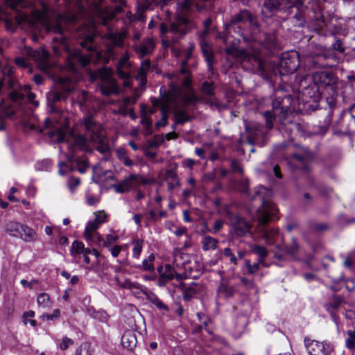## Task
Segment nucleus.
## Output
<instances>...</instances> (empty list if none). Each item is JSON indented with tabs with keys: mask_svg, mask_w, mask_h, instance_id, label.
<instances>
[{
	"mask_svg": "<svg viewBox=\"0 0 355 355\" xmlns=\"http://www.w3.org/2000/svg\"><path fill=\"white\" fill-rule=\"evenodd\" d=\"M60 315V311L58 309H54L51 314L44 313L41 315V318L46 321H54L59 318Z\"/></svg>",
	"mask_w": 355,
	"mask_h": 355,
	"instance_id": "50",
	"label": "nucleus"
},
{
	"mask_svg": "<svg viewBox=\"0 0 355 355\" xmlns=\"http://www.w3.org/2000/svg\"><path fill=\"white\" fill-rule=\"evenodd\" d=\"M347 338L345 340L346 347L352 352L355 351V329L347 331Z\"/></svg>",
	"mask_w": 355,
	"mask_h": 355,
	"instance_id": "42",
	"label": "nucleus"
},
{
	"mask_svg": "<svg viewBox=\"0 0 355 355\" xmlns=\"http://www.w3.org/2000/svg\"><path fill=\"white\" fill-rule=\"evenodd\" d=\"M332 57V53L329 50L324 49H319V52L313 54V57L308 58L306 62L311 64L313 68H327L329 64L327 60Z\"/></svg>",
	"mask_w": 355,
	"mask_h": 355,
	"instance_id": "13",
	"label": "nucleus"
},
{
	"mask_svg": "<svg viewBox=\"0 0 355 355\" xmlns=\"http://www.w3.org/2000/svg\"><path fill=\"white\" fill-rule=\"evenodd\" d=\"M65 96L64 93H61L60 92L52 91L49 92L47 95V100L49 102L52 101L53 103H55L57 101H60L62 98H64Z\"/></svg>",
	"mask_w": 355,
	"mask_h": 355,
	"instance_id": "47",
	"label": "nucleus"
},
{
	"mask_svg": "<svg viewBox=\"0 0 355 355\" xmlns=\"http://www.w3.org/2000/svg\"><path fill=\"white\" fill-rule=\"evenodd\" d=\"M57 87L64 92H69L73 88V83L68 78H60L59 83L57 84Z\"/></svg>",
	"mask_w": 355,
	"mask_h": 355,
	"instance_id": "38",
	"label": "nucleus"
},
{
	"mask_svg": "<svg viewBox=\"0 0 355 355\" xmlns=\"http://www.w3.org/2000/svg\"><path fill=\"white\" fill-rule=\"evenodd\" d=\"M182 86L174 82L168 83V89L162 87L160 94L164 93L166 103L170 106V110H174L176 123H184L189 121V116L185 110L191 104L197 101V96L191 86V81L188 77L181 79Z\"/></svg>",
	"mask_w": 355,
	"mask_h": 355,
	"instance_id": "3",
	"label": "nucleus"
},
{
	"mask_svg": "<svg viewBox=\"0 0 355 355\" xmlns=\"http://www.w3.org/2000/svg\"><path fill=\"white\" fill-rule=\"evenodd\" d=\"M202 93L208 96H211L214 95V87L211 83L205 81L202 85Z\"/></svg>",
	"mask_w": 355,
	"mask_h": 355,
	"instance_id": "49",
	"label": "nucleus"
},
{
	"mask_svg": "<svg viewBox=\"0 0 355 355\" xmlns=\"http://www.w3.org/2000/svg\"><path fill=\"white\" fill-rule=\"evenodd\" d=\"M54 120L57 123L61 124V128L58 129L55 133L58 142L61 144L59 149L60 152L64 151L65 148L68 150L67 153H64V157L68 162L64 161L59 162L60 174L63 175L68 170H70L73 162H76L78 171L80 173H85L88 166L87 162L86 160L78 161L75 156L76 152L77 150L90 151L93 147L100 152L97 148V144L91 141L87 135L77 136L73 132L70 131L69 121L63 113L60 114V119H55Z\"/></svg>",
	"mask_w": 355,
	"mask_h": 355,
	"instance_id": "2",
	"label": "nucleus"
},
{
	"mask_svg": "<svg viewBox=\"0 0 355 355\" xmlns=\"http://www.w3.org/2000/svg\"><path fill=\"white\" fill-rule=\"evenodd\" d=\"M297 248H298L297 244L296 243L295 241L293 240L292 246L290 248H286L284 250L283 255H279L278 254H276L275 257L279 259H283V257L286 256V255L294 257Z\"/></svg>",
	"mask_w": 355,
	"mask_h": 355,
	"instance_id": "45",
	"label": "nucleus"
},
{
	"mask_svg": "<svg viewBox=\"0 0 355 355\" xmlns=\"http://www.w3.org/2000/svg\"><path fill=\"white\" fill-rule=\"evenodd\" d=\"M343 303V299L339 296L333 297L331 301L329 303L325 304L324 306L326 310L329 313H332L338 310Z\"/></svg>",
	"mask_w": 355,
	"mask_h": 355,
	"instance_id": "31",
	"label": "nucleus"
},
{
	"mask_svg": "<svg viewBox=\"0 0 355 355\" xmlns=\"http://www.w3.org/2000/svg\"><path fill=\"white\" fill-rule=\"evenodd\" d=\"M139 183V176L135 174H130L128 177L114 184L113 188L117 193H125L131 189L136 187Z\"/></svg>",
	"mask_w": 355,
	"mask_h": 355,
	"instance_id": "17",
	"label": "nucleus"
},
{
	"mask_svg": "<svg viewBox=\"0 0 355 355\" xmlns=\"http://www.w3.org/2000/svg\"><path fill=\"white\" fill-rule=\"evenodd\" d=\"M194 44H190L187 51L184 53V59L182 62V67L180 69V72L178 73H168L167 74V77L170 80V82H174L177 83V85L182 86L181 83V79L183 77H188L189 80H191L189 74L187 71V69H186V65L187 64L188 60L191 58L192 53L194 49ZM191 82V80H190Z\"/></svg>",
	"mask_w": 355,
	"mask_h": 355,
	"instance_id": "12",
	"label": "nucleus"
},
{
	"mask_svg": "<svg viewBox=\"0 0 355 355\" xmlns=\"http://www.w3.org/2000/svg\"><path fill=\"white\" fill-rule=\"evenodd\" d=\"M261 264L262 265V263L259 262V260H258L257 262H256V263H254L253 264L250 263V260H246L245 261L246 268L248 269V272L250 273V274H254L256 272H257L259 270V266Z\"/></svg>",
	"mask_w": 355,
	"mask_h": 355,
	"instance_id": "51",
	"label": "nucleus"
},
{
	"mask_svg": "<svg viewBox=\"0 0 355 355\" xmlns=\"http://www.w3.org/2000/svg\"><path fill=\"white\" fill-rule=\"evenodd\" d=\"M155 108H149L146 105L141 106V123L144 125L147 129L150 128L152 125V121L148 117V114H152L155 112Z\"/></svg>",
	"mask_w": 355,
	"mask_h": 355,
	"instance_id": "26",
	"label": "nucleus"
},
{
	"mask_svg": "<svg viewBox=\"0 0 355 355\" xmlns=\"http://www.w3.org/2000/svg\"><path fill=\"white\" fill-rule=\"evenodd\" d=\"M304 345L309 355H330L334 348L327 342H319L309 338L304 339Z\"/></svg>",
	"mask_w": 355,
	"mask_h": 355,
	"instance_id": "11",
	"label": "nucleus"
},
{
	"mask_svg": "<svg viewBox=\"0 0 355 355\" xmlns=\"http://www.w3.org/2000/svg\"><path fill=\"white\" fill-rule=\"evenodd\" d=\"M272 194V190L263 186H259L255 191L254 200H259L261 202V207L257 210V218L259 223L263 225L270 220L277 218V206L269 199Z\"/></svg>",
	"mask_w": 355,
	"mask_h": 355,
	"instance_id": "6",
	"label": "nucleus"
},
{
	"mask_svg": "<svg viewBox=\"0 0 355 355\" xmlns=\"http://www.w3.org/2000/svg\"><path fill=\"white\" fill-rule=\"evenodd\" d=\"M87 311L90 316L101 322H106L108 318V315L104 310L96 311L93 308H89Z\"/></svg>",
	"mask_w": 355,
	"mask_h": 355,
	"instance_id": "39",
	"label": "nucleus"
},
{
	"mask_svg": "<svg viewBox=\"0 0 355 355\" xmlns=\"http://www.w3.org/2000/svg\"><path fill=\"white\" fill-rule=\"evenodd\" d=\"M233 295V289L225 284H222L218 288V297L228 298Z\"/></svg>",
	"mask_w": 355,
	"mask_h": 355,
	"instance_id": "41",
	"label": "nucleus"
},
{
	"mask_svg": "<svg viewBox=\"0 0 355 355\" xmlns=\"http://www.w3.org/2000/svg\"><path fill=\"white\" fill-rule=\"evenodd\" d=\"M104 238L101 236V234H99L98 232H96L93 234V236L92 239H86L88 241H91L93 243H95L96 244H102L103 243Z\"/></svg>",
	"mask_w": 355,
	"mask_h": 355,
	"instance_id": "62",
	"label": "nucleus"
},
{
	"mask_svg": "<svg viewBox=\"0 0 355 355\" xmlns=\"http://www.w3.org/2000/svg\"><path fill=\"white\" fill-rule=\"evenodd\" d=\"M223 254L225 257H228L230 259V261L231 263L234 264H236L237 259L236 256L233 254L232 250L229 248H226L224 249Z\"/></svg>",
	"mask_w": 355,
	"mask_h": 355,
	"instance_id": "56",
	"label": "nucleus"
},
{
	"mask_svg": "<svg viewBox=\"0 0 355 355\" xmlns=\"http://www.w3.org/2000/svg\"><path fill=\"white\" fill-rule=\"evenodd\" d=\"M157 270L159 273L158 279L159 286H164L168 281L178 277V275L170 264H166L164 268L160 266L157 268Z\"/></svg>",
	"mask_w": 355,
	"mask_h": 355,
	"instance_id": "20",
	"label": "nucleus"
},
{
	"mask_svg": "<svg viewBox=\"0 0 355 355\" xmlns=\"http://www.w3.org/2000/svg\"><path fill=\"white\" fill-rule=\"evenodd\" d=\"M71 252L73 256L81 254L83 252L89 253V248H85V245L83 242L75 241L72 243Z\"/></svg>",
	"mask_w": 355,
	"mask_h": 355,
	"instance_id": "33",
	"label": "nucleus"
},
{
	"mask_svg": "<svg viewBox=\"0 0 355 355\" xmlns=\"http://www.w3.org/2000/svg\"><path fill=\"white\" fill-rule=\"evenodd\" d=\"M73 344V340L68 337H64L62 342L59 345V347L61 350L67 349L69 345Z\"/></svg>",
	"mask_w": 355,
	"mask_h": 355,
	"instance_id": "55",
	"label": "nucleus"
},
{
	"mask_svg": "<svg viewBox=\"0 0 355 355\" xmlns=\"http://www.w3.org/2000/svg\"><path fill=\"white\" fill-rule=\"evenodd\" d=\"M35 316V312L33 311H28L23 314V320L25 324L30 323L32 327H35L36 322L33 320Z\"/></svg>",
	"mask_w": 355,
	"mask_h": 355,
	"instance_id": "48",
	"label": "nucleus"
},
{
	"mask_svg": "<svg viewBox=\"0 0 355 355\" xmlns=\"http://www.w3.org/2000/svg\"><path fill=\"white\" fill-rule=\"evenodd\" d=\"M279 234L278 230H271L270 231H265L264 237L266 242L268 244H272L274 243L273 237L277 236Z\"/></svg>",
	"mask_w": 355,
	"mask_h": 355,
	"instance_id": "52",
	"label": "nucleus"
},
{
	"mask_svg": "<svg viewBox=\"0 0 355 355\" xmlns=\"http://www.w3.org/2000/svg\"><path fill=\"white\" fill-rule=\"evenodd\" d=\"M232 223L236 234L239 236L245 235L250 230V223L244 220L242 217L236 216Z\"/></svg>",
	"mask_w": 355,
	"mask_h": 355,
	"instance_id": "23",
	"label": "nucleus"
},
{
	"mask_svg": "<svg viewBox=\"0 0 355 355\" xmlns=\"http://www.w3.org/2000/svg\"><path fill=\"white\" fill-rule=\"evenodd\" d=\"M139 97V95L138 94H134L133 96L130 97V96H126V97H124L123 101V103H124V105H130V104H134L136 103L137 98Z\"/></svg>",
	"mask_w": 355,
	"mask_h": 355,
	"instance_id": "64",
	"label": "nucleus"
},
{
	"mask_svg": "<svg viewBox=\"0 0 355 355\" xmlns=\"http://www.w3.org/2000/svg\"><path fill=\"white\" fill-rule=\"evenodd\" d=\"M6 232L10 236L20 239L26 243H34L38 239V234L34 229L16 221L8 223Z\"/></svg>",
	"mask_w": 355,
	"mask_h": 355,
	"instance_id": "9",
	"label": "nucleus"
},
{
	"mask_svg": "<svg viewBox=\"0 0 355 355\" xmlns=\"http://www.w3.org/2000/svg\"><path fill=\"white\" fill-rule=\"evenodd\" d=\"M136 333L128 330L124 332L121 337V345L129 350L133 349L137 345Z\"/></svg>",
	"mask_w": 355,
	"mask_h": 355,
	"instance_id": "24",
	"label": "nucleus"
},
{
	"mask_svg": "<svg viewBox=\"0 0 355 355\" xmlns=\"http://www.w3.org/2000/svg\"><path fill=\"white\" fill-rule=\"evenodd\" d=\"M200 37V46L202 49V51L203 53L205 60L207 63V67L209 69H211L213 64L214 55L211 46L203 39V36L202 35Z\"/></svg>",
	"mask_w": 355,
	"mask_h": 355,
	"instance_id": "25",
	"label": "nucleus"
},
{
	"mask_svg": "<svg viewBox=\"0 0 355 355\" xmlns=\"http://www.w3.org/2000/svg\"><path fill=\"white\" fill-rule=\"evenodd\" d=\"M292 100L293 98L291 95H285L284 97L279 96L272 101V110L266 111L263 114L268 129L273 128V121L275 120L280 123V126L278 128L280 130H282L284 127L286 128L288 123L293 125L289 115Z\"/></svg>",
	"mask_w": 355,
	"mask_h": 355,
	"instance_id": "5",
	"label": "nucleus"
},
{
	"mask_svg": "<svg viewBox=\"0 0 355 355\" xmlns=\"http://www.w3.org/2000/svg\"><path fill=\"white\" fill-rule=\"evenodd\" d=\"M126 36L125 31L117 33L110 31L105 35V38L108 42V56L112 55L111 48L113 46H122L123 44V40Z\"/></svg>",
	"mask_w": 355,
	"mask_h": 355,
	"instance_id": "21",
	"label": "nucleus"
},
{
	"mask_svg": "<svg viewBox=\"0 0 355 355\" xmlns=\"http://www.w3.org/2000/svg\"><path fill=\"white\" fill-rule=\"evenodd\" d=\"M151 103L154 107H160L162 112L161 119L156 122L155 125L157 128H162L168 123V112L170 106L166 103L164 93L161 94L160 98H151Z\"/></svg>",
	"mask_w": 355,
	"mask_h": 355,
	"instance_id": "14",
	"label": "nucleus"
},
{
	"mask_svg": "<svg viewBox=\"0 0 355 355\" xmlns=\"http://www.w3.org/2000/svg\"><path fill=\"white\" fill-rule=\"evenodd\" d=\"M95 217L94 220L96 221L99 225H102L103 223L107 221V214L103 211H99L94 213Z\"/></svg>",
	"mask_w": 355,
	"mask_h": 355,
	"instance_id": "53",
	"label": "nucleus"
},
{
	"mask_svg": "<svg viewBox=\"0 0 355 355\" xmlns=\"http://www.w3.org/2000/svg\"><path fill=\"white\" fill-rule=\"evenodd\" d=\"M312 78L318 87L322 86H330L335 83L334 76L326 71H317L313 73Z\"/></svg>",
	"mask_w": 355,
	"mask_h": 355,
	"instance_id": "19",
	"label": "nucleus"
},
{
	"mask_svg": "<svg viewBox=\"0 0 355 355\" xmlns=\"http://www.w3.org/2000/svg\"><path fill=\"white\" fill-rule=\"evenodd\" d=\"M252 252L259 256V262L262 263L263 266H266L264 259L268 255V251L264 248L259 245L254 244L252 246Z\"/></svg>",
	"mask_w": 355,
	"mask_h": 355,
	"instance_id": "32",
	"label": "nucleus"
},
{
	"mask_svg": "<svg viewBox=\"0 0 355 355\" xmlns=\"http://www.w3.org/2000/svg\"><path fill=\"white\" fill-rule=\"evenodd\" d=\"M280 65L282 67L286 68V71L287 73H293L295 71L300 65L297 53L296 51H293L291 54L283 55Z\"/></svg>",
	"mask_w": 355,
	"mask_h": 355,
	"instance_id": "18",
	"label": "nucleus"
},
{
	"mask_svg": "<svg viewBox=\"0 0 355 355\" xmlns=\"http://www.w3.org/2000/svg\"><path fill=\"white\" fill-rule=\"evenodd\" d=\"M334 30L331 31V32L333 33V34H338V35H346L347 33V31L346 30V28L345 27H343V26L341 25H334Z\"/></svg>",
	"mask_w": 355,
	"mask_h": 355,
	"instance_id": "58",
	"label": "nucleus"
},
{
	"mask_svg": "<svg viewBox=\"0 0 355 355\" xmlns=\"http://www.w3.org/2000/svg\"><path fill=\"white\" fill-rule=\"evenodd\" d=\"M2 72L3 75V80L8 81L9 87L11 89L10 92V97L13 101L20 102L23 101L26 96L28 101L35 107H37L39 105L38 101L35 100V94L31 92L29 85H24V87L19 86L16 80L12 77V75L14 73L13 67H6L3 69Z\"/></svg>",
	"mask_w": 355,
	"mask_h": 355,
	"instance_id": "7",
	"label": "nucleus"
},
{
	"mask_svg": "<svg viewBox=\"0 0 355 355\" xmlns=\"http://www.w3.org/2000/svg\"><path fill=\"white\" fill-rule=\"evenodd\" d=\"M155 49V42L153 39L148 38L135 46V51L140 58L152 53Z\"/></svg>",
	"mask_w": 355,
	"mask_h": 355,
	"instance_id": "22",
	"label": "nucleus"
},
{
	"mask_svg": "<svg viewBox=\"0 0 355 355\" xmlns=\"http://www.w3.org/2000/svg\"><path fill=\"white\" fill-rule=\"evenodd\" d=\"M355 260V251L350 252L344 261V266L350 268L354 264Z\"/></svg>",
	"mask_w": 355,
	"mask_h": 355,
	"instance_id": "54",
	"label": "nucleus"
},
{
	"mask_svg": "<svg viewBox=\"0 0 355 355\" xmlns=\"http://www.w3.org/2000/svg\"><path fill=\"white\" fill-rule=\"evenodd\" d=\"M196 295V291L193 288L189 287L186 288L183 293V298L185 300H191Z\"/></svg>",
	"mask_w": 355,
	"mask_h": 355,
	"instance_id": "59",
	"label": "nucleus"
},
{
	"mask_svg": "<svg viewBox=\"0 0 355 355\" xmlns=\"http://www.w3.org/2000/svg\"><path fill=\"white\" fill-rule=\"evenodd\" d=\"M303 0H264L262 6V15L265 17H270L277 12L291 14L293 8L300 10Z\"/></svg>",
	"mask_w": 355,
	"mask_h": 355,
	"instance_id": "8",
	"label": "nucleus"
},
{
	"mask_svg": "<svg viewBox=\"0 0 355 355\" xmlns=\"http://www.w3.org/2000/svg\"><path fill=\"white\" fill-rule=\"evenodd\" d=\"M12 114V112L6 109L4 101H1L0 103V130H3L5 128L4 116H11Z\"/></svg>",
	"mask_w": 355,
	"mask_h": 355,
	"instance_id": "43",
	"label": "nucleus"
},
{
	"mask_svg": "<svg viewBox=\"0 0 355 355\" xmlns=\"http://www.w3.org/2000/svg\"><path fill=\"white\" fill-rule=\"evenodd\" d=\"M154 261L155 255L152 253L148 258L143 260L141 266H139V268H141L143 270L151 272L154 270Z\"/></svg>",
	"mask_w": 355,
	"mask_h": 355,
	"instance_id": "40",
	"label": "nucleus"
},
{
	"mask_svg": "<svg viewBox=\"0 0 355 355\" xmlns=\"http://www.w3.org/2000/svg\"><path fill=\"white\" fill-rule=\"evenodd\" d=\"M148 301L155 305L159 310L168 311V306L154 293L147 295Z\"/></svg>",
	"mask_w": 355,
	"mask_h": 355,
	"instance_id": "35",
	"label": "nucleus"
},
{
	"mask_svg": "<svg viewBox=\"0 0 355 355\" xmlns=\"http://www.w3.org/2000/svg\"><path fill=\"white\" fill-rule=\"evenodd\" d=\"M100 73L102 78L101 85V93L105 96L119 94V88L116 80L112 77L111 70L107 68H105L100 71Z\"/></svg>",
	"mask_w": 355,
	"mask_h": 355,
	"instance_id": "10",
	"label": "nucleus"
},
{
	"mask_svg": "<svg viewBox=\"0 0 355 355\" xmlns=\"http://www.w3.org/2000/svg\"><path fill=\"white\" fill-rule=\"evenodd\" d=\"M76 355H92V354L88 346L85 345L76 351Z\"/></svg>",
	"mask_w": 355,
	"mask_h": 355,
	"instance_id": "63",
	"label": "nucleus"
},
{
	"mask_svg": "<svg viewBox=\"0 0 355 355\" xmlns=\"http://www.w3.org/2000/svg\"><path fill=\"white\" fill-rule=\"evenodd\" d=\"M225 32L219 33L218 36L226 44L225 51L228 55L241 60L250 59L245 50L240 46L241 40L245 42L250 39L261 43L268 49L277 48L274 36L266 35L263 41L256 35L259 32L257 21L247 10H241L232 17L230 23L225 25Z\"/></svg>",
	"mask_w": 355,
	"mask_h": 355,
	"instance_id": "1",
	"label": "nucleus"
},
{
	"mask_svg": "<svg viewBox=\"0 0 355 355\" xmlns=\"http://www.w3.org/2000/svg\"><path fill=\"white\" fill-rule=\"evenodd\" d=\"M129 58L128 53L123 54L116 66L117 74L123 80L125 87H128L130 85V65Z\"/></svg>",
	"mask_w": 355,
	"mask_h": 355,
	"instance_id": "15",
	"label": "nucleus"
},
{
	"mask_svg": "<svg viewBox=\"0 0 355 355\" xmlns=\"http://www.w3.org/2000/svg\"><path fill=\"white\" fill-rule=\"evenodd\" d=\"M37 303L39 306L42 308H50L52 305L50 296L46 293H42L37 295Z\"/></svg>",
	"mask_w": 355,
	"mask_h": 355,
	"instance_id": "37",
	"label": "nucleus"
},
{
	"mask_svg": "<svg viewBox=\"0 0 355 355\" xmlns=\"http://www.w3.org/2000/svg\"><path fill=\"white\" fill-rule=\"evenodd\" d=\"M123 286L125 288H128V289H133V288H136V289H140L141 286L137 283V282H130V280L128 279H126L123 284Z\"/></svg>",
	"mask_w": 355,
	"mask_h": 355,
	"instance_id": "57",
	"label": "nucleus"
},
{
	"mask_svg": "<svg viewBox=\"0 0 355 355\" xmlns=\"http://www.w3.org/2000/svg\"><path fill=\"white\" fill-rule=\"evenodd\" d=\"M150 67V62L149 60H144L141 63V67L136 76L137 80H140L142 84H145L146 82V73L149 71Z\"/></svg>",
	"mask_w": 355,
	"mask_h": 355,
	"instance_id": "27",
	"label": "nucleus"
},
{
	"mask_svg": "<svg viewBox=\"0 0 355 355\" xmlns=\"http://www.w3.org/2000/svg\"><path fill=\"white\" fill-rule=\"evenodd\" d=\"M132 257L138 259L142 252L143 241L141 239H136L132 241Z\"/></svg>",
	"mask_w": 355,
	"mask_h": 355,
	"instance_id": "44",
	"label": "nucleus"
},
{
	"mask_svg": "<svg viewBox=\"0 0 355 355\" xmlns=\"http://www.w3.org/2000/svg\"><path fill=\"white\" fill-rule=\"evenodd\" d=\"M80 184V180L77 178H71L68 180L69 189L73 191Z\"/></svg>",
	"mask_w": 355,
	"mask_h": 355,
	"instance_id": "60",
	"label": "nucleus"
},
{
	"mask_svg": "<svg viewBox=\"0 0 355 355\" xmlns=\"http://www.w3.org/2000/svg\"><path fill=\"white\" fill-rule=\"evenodd\" d=\"M119 239V236L115 233L107 234L103 239V246L105 248H109Z\"/></svg>",
	"mask_w": 355,
	"mask_h": 355,
	"instance_id": "46",
	"label": "nucleus"
},
{
	"mask_svg": "<svg viewBox=\"0 0 355 355\" xmlns=\"http://www.w3.org/2000/svg\"><path fill=\"white\" fill-rule=\"evenodd\" d=\"M328 25L325 23L322 18L317 19L315 24L313 25L314 31L320 35H327Z\"/></svg>",
	"mask_w": 355,
	"mask_h": 355,
	"instance_id": "36",
	"label": "nucleus"
},
{
	"mask_svg": "<svg viewBox=\"0 0 355 355\" xmlns=\"http://www.w3.org/2000/svg\"><path fill=\"white\" fill-rule=\"evenodd\" d=\"M101 227L96 221L94 220H92L87 222L85 231H84V236L85 239H92L93 234H95L96 230Z\"/></svg>",
	"mask_w": 355,
	"mask_h": 355,
	"instance_id": "29",
	"label": "nucleus"
},
{
	"mask_svg": "<svg viewBox=\"0 0 355 355\" xmlns=\"http://www.w3.org/2000/svg\"><path fill=\"white\" fill-rule=\"evenodd\" d=\"M166 179L168 180V189L170 191H172L175 187L180 184L177 174L171 170L167 171Z\"/></svg>",
	"mask_w": 355,
	"mask_h": 355,
	"instance_id": "34",
	"label": "nucleus"
},
{
	"mask_svg": "<svg viewBox=\"0 0 355 355\" xmlns=\"http://www.w3.org/2000/svg\"><path fill=\"white\" fill-rule=\"evenodd\" d=\"M28 55L33 58L35 62H37L38 67L42 71H48L51 67V64L49 61V54L44 49H39L37 50L29 49L28 51Z\"/></svg>",
	"mask_w": 355,
	"mask_h": 355,
	"instance_id": "16",
	"label": "nucleus"
},
{
	"mask_svg": "<svg viewBox=\"0 0 355 355\" xmlns=\"http://www.w3.org/2000/svg\"><path fill=\"white\" fill-rule=\"evenodd\" d=\"M218 241L210 236H206L202 240V247L204 251L214 250L217 247Z\"/></svg>",
	"mask_w": 355,
	"mask_h": 355,
	"instance_id": "30",
	"label": "nucleus"
},
{
	"mask_svg": "<svg viewBox=\"0 0 355 355\" xmlns=\"http://www.w3.org/2000/svg\"><path fill=\"white\" fill-rule=\"evenodd\" d=\"M293 157L296 162H298L297 167H302L304 169H307L306 163L313 158V155L310 152L305 150L302 155H299L297 153L293 154Z\"/></svg>",
	"mask_w": 355,
	"mask_h": 355,
	"instance_id": "28",
	"label": "nucleus"
},
{
	"mask_svg": "<svg viewBox=\"0 0 355 355\" xmlns=\"http://www.w3.org/2000/svg\"><path fill=\"white\" fill-rule=\"evenodd\" d=\"M236 188L239 191H240L242 193L247 192L248 189V181L245 180H241L236 186Z\"/></svg>",
	"mask_w": 355,
	"mask_h": 355,
	"instance_id": "61",
	"label": "nucleus"
},
{
	"mask_svg": "<svg viewBox=\"0 0 355 355\" xmlns=\"http://www.w3.org/2000/svg\"><path fill=\"white\" fill-rule=\"evenodd\" d=\"M76 103L83 112L88 114L83 118L82 125L85 131L84 135L89 137L91 141L97 144L100 153H105L109 150L107 139L105 137L104 130L99 123H97L93 116V112L99 106V102L90 94L85 91H80L77 94Z\"/></svg>",
	"mask_w": 355,
	"mask_h": 355,
	"instance_id": "4",
	"label": "nucleus"
}]
</instances>
